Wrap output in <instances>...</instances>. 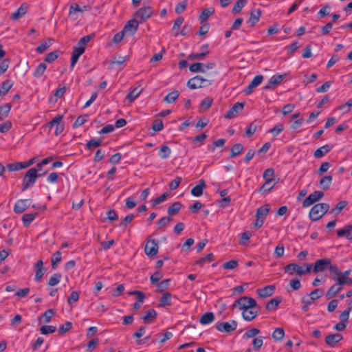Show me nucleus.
Wrapping results in <instances>:
<instances>
[{
	"label": "nucleus",
	"instance_id": "obj_1",
	"mask_svg": "<svg viewBox=\"0 0 352 352\" xmlns=\"http://www.w3.org/2000/svg\"><path fill=\"white\" fill-rule=\"evenodd\" d=\"M40 177H41V175H38L37 169L35 168H30L23 178L21 190L25 191L32 186L35 184L36 179Z\"/></svg>",
	"mask_w": 352,
	"mask_h": 352
},
{
	"label": "nucleus",
	"instance_id": "obj_2",
	"mask_svg": "<svg viewBox=\"0 0 352 352\" xmlns=\"http://www.w3.org/2000/svg\"><path fill=\"white\" fill-rule=\"evenodd\" d=\"M329 209V205L326 203H320L315 204L309 212V218L316 221L324 215Z\"/></svg>",
	"mask_w": 352,
	"mask_h": 352
},
{
	"label": "nucleus",
	"instance_id": "obj_3",
	"mask_svg": "<svg viewBox=\"0 0 352 352\" xmlns=\"http://www.w3.org/2000/svg\"><path fill=\"white\" fill-rule=\"evenodd\" d=\"M306 266L305 269L296 263H290L287 265L284 270L286 273L289 274L290 275H293L294 273H296L299 276H302L309 273L312 268V264L311 263H305Z\"/></svg>",
	"mask_w": 352,
	"mask_h": 352
},
{
	"label": "nucleus",
	"instance_id": "obj_4",
	"mask_svg": "<svg viewBox=\"0 0 352 352\" xmlns=\"http://www.w3.org/2000/svg\"><path fill=\"white\" fill-rule=\"evenodd\" d=\"M211 84L212 80L206 79L201 76H196L188 81L187 86L191 89H195L209 86Z\"/></svg>",
	"mask_w": 352,
	"mask_h": 352
},
{
	"label": "nucleus",
	"instance_id": "obj_5",
	"mask_svg": "<svg viewBox=\"0 0 352 352\" xmlns=\"http://www.w3.org/2000/svg\"><path fill=\"white\" fill-rule=\"evenodd\" d=\"M238 306L243 311L256 306V301L254 298L248 296H242L236 300L232 305V307Z\"/></svg>",
	"mask_w": 352,
	"mask_h": 352
},
{
	"label": "nucleus",
	"instance_id": "obj_6",
	"mask_svg": "<svg viewBox=\"0 0 352 352\" xmlns=\"http://www.w3.org/2000/svg\"><path fill=\"white\" fill-rule=\"evenodd\" d=\"M159 245L156 239L148 237L144 248L146 255L149 257H153L158 253Z\"/></svg>",
	"mask_w": 352,
	"mask_h": 352
},
{
	"label": "nucleus",
	"instance_id": "obj_7",
	"mask_svg": "<svg viewBox=\"0 0 352 352\" xmlns=\"http://www.w3.org/2000/svg\"><path fill=\"white\" fill-rule=\"evenodd\" d=\"M237 325V322L234 320H232L229 322H217L215 324V328L220 332L230 333L234 331Z\"/></svg>",
	"mask_w": 352,
	"mask_h": 352
},
{
	"label": "nucleus",
	"instance_id": "obj_8",
	"mask_svg": "<svg viewBox=\"0 0 352 352\" xmlns=\"http://www.w3.org/2000/svg\"><path fill=\"white\" fill-rule=\"evenodd\" d=\"M153 14V9L151 6H145L140 8L134 13V18L140 19L142 21H146Z\"/></svg>",
	"mask_w": 352,
	"mask_h": 352
},
{
	"label": "nucleus",
	"instance_id": "obj_9",
	"mask_svg": "<svg viewBox=\"0 0 352 352\" xmlns=\"http://www.w3.org/2000/svg\"><path fill=\"white\" fill-rule=\"evenodd\" d=\"M63 116L62 115H57L49 123V127L56 126L54 131L55 135H59L64 130V124L61 123Z\"/></svg>",
	"mask_w": 352,
	"mask_h": 352
},
{
	"label": "nucleus",
	"instance_id": "obj_10",
	"mask_svg": "<svg viewBox=\"0 0 352 352\" xmlns=\"http://www.w3.org/2000/svg\"><path fill=\"white\" fill-rule=\"evenodd\" d=\"M324 196L322 191L316 190L311 193L302 202L304 208L309 207L320 200Z\"/></svg>",
	"mask_w": 352,
	"mask_h": 352
},
{
	"label": "nucleus",
	"instance_id": "obj_11",
	"mask_svg": "<svg viewBox=\"0 0 352 352\" xmlns=\"http://www.w3.org/2000/svg\"><path fill=\"white\" fill-rule=\"evenodd\" d=\"M331 263V261L329 258L318 259L315 262L313 271L316 274L323 272L326 270H329Z\"/></svg>",
	"mask_w": 352,
	"mask_h": 352
},
{
	"label": "nucleus",
	"instance_id": "obj_12",
	"mask_svg": "<svg viewBox=\"0 0 352 352\" xmlns=\"http://www.w3.org/2000/svg\"><path fill=\"white\" fill-rule=\"evenodd\" d=\"M140 22L135 19L129 20L124 25L122 32L125 34L133 36L137 31Z\"/></svg>",
	"mask_w": 352,
	"mask_h": 352
},
{
	"label": "nucleus",
	"instance_id": "obj_13",
	"mask_svg": "<svg viewBox=\"0 0 352 352\" xmlns=\"http://www.w3.org/2000/svg\"><path fill=\"white\" fill-rule=\"evenodd\" d=\"M244 108V104L242 102H236L233 106L226 112L224 118L232 119L237 116L239 113L242 111Z\"/></svg>",
	"mask_w": 352,
	"mask_h": 352
},
{
	"label": "nucleus",
	"instance_id": "obj_14",
	"mask_svg": "<svg viewBox=\"0 0 352 352\" xmlns=\"http://www.w3.org/2000/svg\"><path fill=\"white\" fill-rule=\"evenodd\" d=\"M261 307L258 306L256 304V306L252 308L247 309L242 312V316L243 318L246 321H251L253 319H254L257 315L258 311H260Z\"/></svg>",
	"mask_w": 352,
	"mask_h": 352
},
{
	"label": "nucleus",
	"instance_id": "obj_15",
	"mask_svg": "<svg viewBox=\"0 0 352 352\" xmlns=\"http://www.w3.org/2000/svg\"><path fill=\"white\" fill-rule=\"evenodd\" d=\"M343 339V336L341 333H331L325 337V343L331 346L335 347L336 344Z\"/></svg>",
	"mask_w": 352,
	"mask_h": 352
},
{
	"label": "nucleus",
	"instance_id": "obj_16",
	"mask_svg": "<svg viewBox=\"0 0 352 352\" xmlns=\"http://www.w3.org/2000/svg\"><path fill=\"white\" fill-rule=\"evenodd\" d=\"M31 204L30 199H19L14 206V212L17 214L23 212Z\"/></svg>",
	"mask_w": 352,
	"mask_h": 352
},
{
	"label": "nucleus",
	"instance_id": "obj_17",
	"mask_svg": "<svg viewBox=\"0 0 352 352\" xmlns=\"http://www.w3.org/2000/svg\"><path fill=\"white\" fill-rule=\"evenodd\" d=\"M85 47H81L77 44L73 48L71 57V67L73 68L78 62L79 57L85 52Z\"/></svg>",
	"mask_w": 352,
	"mask_h": 352
},
{
	"label": "nucleus",
	"instance_id": "obj_18",
	"mask_svg": "<svg viewBox=\"0 0 352 352\" xmlns=\"http://www.w3.org/2000/svg\"><path fill=\"white\" fill-rule=\"evenodd\" d=\"M287 76V74H275L270 80L268 84L264 87V89H270L274 86L279 85L284 78Z\"/></svg>",
	"mask_w": 352,
	"mask_h": 352
},
{
	"label": "nucleus",
	"instance_id": "obj_19",
	"mask_svg": "<svg viewBox=\"0 0 352 352\" xmlns=\"http://www.w3.org/2000/svg\"><path fill=\"white\" fill-rule=\"evenodd\" d=\"M275 289V285H270L258 289L257 293L261 298H267L274 294Z\"/></svg>",
	"mask_w": 352,
	"mask_h": 352
},
{
	"label": "nucleus",
	"instance_id": "obj_20",
	"mask_svg": "<svg viewBox=\"0 0 352 352\" xmlns=\"http://www.w3.org/2000/svg\"><path fill=\"white\" fill-rule=\"evenodd\" d=\"M351 273V270L341 272V276L338 278V283L340 285H352V278L349 277Z\"/></svg>",
	"mask_w": 352,
	"mask_h": 352
},
{
	"label": "nucleus",
	"instance_id": "obj_21",
	"mask_svg": "<svg viewBox=\"0 0 352 352\" xmlns=\"http://www.w3.org/2000/svg\"><path fill=\"white\" fill-rule=\"evenodd\" d=\"M206 187V182L200 179L198 184L194 186L191 190V194L195 197H200L203 194L204 189Z\"/></svg>",
	"mask_w": 352,
	"mask_h": 352
},
{
	"label": "nucleus",
	"instance_id": "obj_22",
	"mask_svg": "<svg viewBox=\"0 0 352 352\" xmlns=\"http://www.w3.org/2000/svg\"><path fill=\"white\" fill-rule=\"evenodd\" d=\"M34 267H35V270H36V274H35L34 279L36 281H39L42 278L43 276L44 275V274L45 272V270L43 268V261L42 260L38 261L36 263Z\"/></svg>",
	"mask_w": 352,
	"mask_h": 352
},
{
	"label": "nucleus",
	"instance_id": "obj_23",
	"mask_svg": "<svg viewBox=\"0 0 352 352\" xmlns=\"http://www.w3.org/2000/svg\"><path fill=\"white\" fill-rule=\"evenodd\" d=\"M28 11V6L23 3L10 16V19L16 21L23 16Z\"/></svg>",
	"mask_w": 352,
	"mask_h": 352
},
{
	"label": "nucleus",
	"instance_id": "obj_24",
	"mask_svg": "<svg viewBox=\"0 0 352 352\" xmlns=\"http://www.w3.org/2000/svg\"><path fill=\"white\" fill-rule=\"evenodd\" d=\"M157 314L154 309L148 310L146 314L142 317L144 324L153 323L157 318Z\"/></svg>",
	"mask_w": 352,
	"mask_h": 352
},
{
	"label": "nucleus",
	"instance_id": "obj_25",
	"mask_svg": "<svg viewBox=\"0 0 352 352\" xmlns=\"http://www.w3.org/2000/svg\"><path fill=\"white\" fill-rule=\"evenodd\" d=\"M344 285H340L338 283L333 285L327 291L326 297L327 299H330L334 297L336 294L340 292Z\"/></svg>",
	"mask_w": 352,
	"mask_h": 352
},
{
	"label": "nucleus",
	"instance_id": "obj_26",
	"mask_svg": "<svg viewBox=\"0 0 352 352\" xmlns=\"http://www.w3.org/2000/svg\"><path fill=\"white\" fill-rule=\"evenodd\" d=\"M352 224H349L344 226L342 229L337 230V234L339 237L346 236L347 239H352Z\"/></svg>",
	"mask_w": 352,
	"mask_h": 352
},
{
	"label": "nucleus",
	"instance_id": "obj_27",
	"mask_svg": "<svg viewBox=\"0 0 352 352\" xmlns=\"http://www.w3.org/2000/svg\"><path fill=\"white\" fill-rule=\"evenodd\" d=\"M333 148L332 145L326 144L324 145L318 149H316L314 153V155L316 158H321L324 155L328 153Z\"/></svg>",
	"mask_w": 352,
	"mask_h": 352
},
{
	"label": "nucleus",
	"instance_id": "obj_28",
	"mask_svg": "<svg viewBox=\"0 0 352 352\" xmlns=\"http://www.w3.org/2000/svg\"><path fill=\"white\" fill-rule=\"evenodd\" d=\"M261 16V12L259 9L252 10L250 13V17L247 21L250 26H254L259 20Z\"/></svg>",
	"mask_w": 352,
	"mask_h": 352
},
{
	"label": "nucleus",
	"instance_id": "obj_29",
	"mask_svg": "<svg viewBox=\"0 0 352 352\" xmlns=\"http://www.w3.org/2000/svg\"><path fill=\"white\" fill-rule=\"evenodd\" d=\"M270 210V204H265L264 206H262L257 208L255 216L256 217L265 219L267 215L268 214Z\"/></svg>",
	"mask_w": 352,
	"mask_h": 352
},
{
	"label": "nucleus",
	"instance_id": "obj_30",
	"mask_svg": "<svg viewBox=\"0 0 352 352\" xmlns=\"http://www.w3.org/2000/svg\"><path fill=\"white\" fill-rule=\"evenodd\" d=\"M329 270L332 280L338 283V278L341 276V271L336 265H333L332 263H331Z\"/></svg>",
	"mask_w": 352,
	"mask_h": 352
},
{
	"label": "nucleus",
	"instance_id": "obj_31",
	"mask_svg": "<svg viewBox=\"0 0 352 352\" xmlns=\"http://www.w3.org/2000/svg\"><path fill=\"white\" fill-rule=\"evenodd\" d=\"M282 299L280 297L272 298L266 304L265 308L268 311H274L277 309Z\"/></svg>",
	"mask_w": 352,
	"mask_h": 352
},
{
	"label": "nucleus",
	"instance_id": "obj_32",
	"mask_svg": "<svg viewBox=\"0 0 352 352\" xmlns=\"http://www.w3.org/2000/svg\"><path fill=\"white\" fill-rule=\"evenodd\" d=\"M214 320V315L212 312H206L201 316L199 322L201 324H208Z\"/></svg>",
	"mask_w": 352,
	"mask_h": 352
},
{
	"label": "nucleus",
	"instance_id": "obj_33",
	"mask_svg": "<svg viewBox=\"0 0 352 352\" xmlns=\"http://www.w3.org/2000/svg\"><path fill=\"white\" fill-rule=\"evenodd\" d=\"M12 105L10 103H6L0 106V121L3 120L9 115Z\"/></svg>",
	"mask_w": 352,
	"mask_h": 352
},
{
	"label": "nucleus",
	"instance_id": "obj_34",
	"mask_svg": "<svg viewBox=\"0 0 352 352\" xmlns=\"http://www.w3.org/2000/svg\"><path fill=\"white\" fill-rule=\"evenodd\" d=\"M170 305H171V294L169 292L164 293L160 300L159 306L161 307H164L166 306H170Z\"/></svg>",
	"mask_w": 352,
	"mask_h": 352
},
{
	"label": "nucleus",
	"instance_id": "obj_35",
	"mask_svg": "<svg viewBox=\"0 0 352 352\" xmlns=\"http://www.w3.org/2000/svg\"><path fill=\"white\" fill-rule=\"evenodd\" d=\"M214 9L212 8H206L203 10L201 13L199 14V20L200 21V23H207V20L209 18V16L213 14Z\"/></svg>",
	"mask_w": 352,
	"mask_h": 352
},
{
	"label": "nucleus",
	"instance_id": "obj_36",
	"mask_svg": "<svg viewBox=\"0 0 352 352\" xmlns=\"http://www.w3.org/2000/svg\"><path fill=\"white\" fill-rule=\"evenodd\" d=\"M333 180L332 175H326L321 178L320 181V186L322 189L327 190L330 187Z\"/></svg>",
	"mask_w": 352,
	"mask_h": 352
},
{
	"label": "nucleus",
	"instance_id": "obj_37",
	"mask_svg": "<svg viewBox=\"0 0 352 352\" xmlns=\"http://www.w3.org/2000/svg\"><path fill=\"white\" fill-rule=\"evenodd\" d=\"M173 220L170 216L163 217L157 222V230L164 231L165 227Z\"/></svg>",
	"mask_w": 352,
	"mask_h": 352
},
{
	"label": "nucleus",
	"instance_id": "obj_38",
	"mask_svg": "<svg viewBox=\"0 0 352 352\" xmlns=\"http://www.w3.org/2000/svg\"><path fill=\"white\" fill-rule=\"evenodd\" d=\"M182 206V205L180 201L174 202L168 208L167 212L168 215L170 217L177 214L181 210Z\"/></svg>",
	"mask_w": 352,
	"mask_h": 352
},
{
	"label": "nucleus",
	"instance_id": "obj_39",
	"mask_svg": "<svg viewBox=\"0 0 352 352\" xmlns=\"http://www.w3.org/2000/svg\"><path fill=\"white\" fill-rule=\"evenodd\" d=\"M243 146L242 144H240V143L234 144L231 147L230 157H235L236 156L241 154V153L243 151Z\"/></svg>",
	"mask_w": 352,
	"mask_h": 352
},
{
	"label": "nucleus",
	"instance_id": "obj_40",
	"mask_svg": "<svg viewBox=\"0 0 352 352\" xmlns=\"http://www.w3.org/2000/svg\"><path fill=\"white\" fill-rule=\"evenodd\" d=\"M37 213H26L24 214L22 217V221L23 226L27 227L30 226V224L34 221L35 217H36Z\"/></svg>",
	"mask_w": 352,
	"mask_h": 352
},
{
	"label": "nucleus",
	"instance_id": "obj_41",
	"mask_svg": "<svg viewBox=\"0 0 352 352\" xmlns=\"http://www.w3.org/2000/svg\"><path fill=\"white\" fill-rule=\"evenodd\" d=\"M273 339L276 341H281L285 337V331L283 328H276L272 335Z\"/></svg>",
	"mask_w": 352,
	"mask_h": 352
},
{
	"label": "nucleus",
	"instance_id": "obj_42",
	"mask_svg": "<svg viewBox=\"0 0 352 352\" xmlns=\"http://www.w3.org/2000/svg\"><path fill=\"white\" fill-rule=\"evenodd\" d=\"M102 138H93L87 142L86 146L87 149L92 150L94 148L98 147L102 144Z\"/></svg>",
	"mask_w": 352,
	"mask_h": 352
},
{
	"label": "nucleus",
	"instance_id": "obj_43",
	"mask_svg": "<svg viewBox=\"0 0 352 352\" xmlns=\"http://www.w3.org/2000/svg\"><path fill=\"white\" fill-rule=\"evenodd\" d=\"M55 311L53 309H49L45 311L40 317L39 320H44L45 323L50 322L52 318L54 316Z\"/></svg>",
	"mask_w": 352,
	"mask_h": 352
},
{
	"label": "nucleus",
	"instance_id": "obj_44",
	"mask_svg": "<svg viewBox=\"0 0 352 352\" xmlns=\"http://www.w3.org/2000/svg\"><path fill=\"white\" fill-rule=\"evenodd\" d=\"M12 83L10 80H6L2 82L0 88V96H5L12 88Z\"/></svg>",
	"mask_w": 352,
	"mask_h": 352
},
{
	"label": "nucleus",
	"instance_id": "obj_45",
	"mask_svg": "<svg viewBox=\"0 0 352 352\" xmlns=\"http://www.w3.org/2000/svg\"><path fill=\"white\" fill-rule=\"evenodd\" d=\"M179 93L177 90H174L168 93L164 98V100L168 103L174 102L179 97Z\"/></svg>",
	"mask_w": 352,
	"mask_h": 352
},
{
	"label": "nucleus",
	"instance_id": "obj_46",
	"mask_svg": "<svg viewBox=\"0 0 352 352\" xmlns=\"http://www.w3.org/2000/svg\"><path fill=\"white\" fill-rule=\"evenodd\" d=\"M61 252L60 251H56L52 254L51 261L53 270H56L57 268L58 263L61 261Z\"/></svg>",
	"mask_w": 352,
	"mask_h": 352
},
{
	"label": "nucleus",
	"instance_id": "obj_47",
	"mask_svg": "<svg viewBox=\"0 0 352 352\" xmlns=\"http://www.w3.org/2000/svg\"><path fill=\"white\" fill-rule=\"evenodd\" d=\"M205 64L202 63H195L192 64L189 69L192 72H206V69H204Z\"/></svg>",
	"mask_w": 352,
	"mask_h": 352
},
{
	"label": "nucleus",
	"instance_id": "obj_48",
	"mask_svg": "<svg viewBox=\"0 0 352 352\" xmlns=\"http://www.w3.org/2000/svg\"><path fill=\"white\" fill-rule=\"evenodd\" d=\"M170 153L171 150L170 147L166 145H163L161 146L158 155L162 159H166L170 156Z\"/></svg>",
	"mask_w": 352,
	"mask_h": 352
},
{
	"label": "nucleus",
	"instance_id": "obj_49",
	"mask_svg": "<svg viewBox=\"0 0 352 352\" xmlns=\"http://www.w3.org/2000/svg\"><path fill=\"white\" fill-rule=\"evenodd\" d=\"M10 171H18L24 169L23 162H17L14 163L8 164L6 166Z\"/></svg>",
	"mask_w": 352,
	"mask_h": 352
},
{
	"label": "nucleus",
	"instance_id": "obj_50",
	"mask_svg": "<svg viewBox=\"0 0 352 352\" xmlns=\"http://www.w3.org/2000/svg\"><path fill=\"white\" fill-rule=\"evenodd\" d=\"M213 258H214L213 254L209 253L207 255H206L204 257H202L200 259L197 260L195 263V264L202 267L206 263L212 261L213 260Z\"/></svg>",
	"mask_w": 352,
	"mask_h": 352
},
{
	"label": "nucleus",
	"instance_id": "obj_51",
	"mask_svg": "<svg viewBox=\"0 0 352 352\" xmlns=\"http://www.w3.org/2000/svg\"><path fill=\"white\" fill-rule=\"evenodd\" d=\"M47 68V66L45 63H40L36 68L33 76L35 78H40L42 76V75L44 74L45 69Z\"/></svg>",
	"mask_w": 352,
	"mask_h": 352
},
{
	"label": "nucleus",
	"instance_id": "obj_52",
	"mask_svg": "<svg viewBox=\"0 0 352 352\" xmlns=\"http://www.w3.org/2000/svg\"><path fill=\"white\" fill-rule=\"evenodd\" d=\"M41 333L43 335H48L54 333L56 331V327L52 325H43L40 329Z\"/></svg>",
	"mask_w": 352,
	"mask_h": 352
},
{
	"label": "nucleus",
	"instance_id": "obj_53",
	"mask_svg": "<svg viewBox=\"0 0 352 352\" xmlns=\"http://www.w3.org/2000/svg\"><path fill=\"white\" fill-rule=\"evenodd\" d=\"M246 0H238L232 8V12L237 14L240 12L241 9L245 6Z\"/></svg>",
	"mask_w": 352,
	"mask_h": 352
},
{
	"label": "nucleus",
	"instance_id": "obj_54",
	"mask_svg": "<svg viewBox=\"0 0 352 352\" xmlns=\"http://www.w3.org/2000/svg\"><path fill=\"white\" fill-rule=\"evenodd\" d=\"M331 166V164L330 162H322L321 164L320 168L317 170V174L320 176H322L324 175V173H326L329 169V168Z\"/></svg>",
	"mask_w": 352,
	"mask_h": 352
},
{
	"label": "nucleus",
	"instance_id": "obj_55",
	"mask_svg": "<svg viewBox=\"0 0 352 352\" xmlns=\"http://www.w3.org/2000/svg\"><path fill=\"white\" fill-rule=\"evenodd\" d=\"M52 45L51 40L45 41L43 43H41L36 49V52L38 54L43 53L44 51H45L47 48L50 47Z\"/></svg>",
	"mask_w": 352,
	"mask_h": 352
},
{
	"label": "nucleus",
	"instance_id": "obj_56",
	"mask_svg": "<svg viewBox=\"0 0 352 352\" xmlns=\"http://www.w3.org/2000/svg\"><path fill=\"white\" fill-rule=\"evenodd\" d=\"M135 216L133 214H129L126 215L120 223L119 226L122 228H126L129 223H130L133 219H134Z\"/></svg>",
	"mask_w": 352,
	"mask_h": 352
},
{
	"label": "nucleus",
	"instance_id": "obj_57",
	"mask_svg": "<svg viewBox=\"0 0 352 352\" xmlns=\"http://www.w3.org/2000/svg\"><path fill=\"white\" fill-rule=\"evenodd\" d=\"M141 89L138 87L133 89L131 91H130L127 96L126 98L130 101L133 102L141 93Z\"/></svg>",
	"mask_w": 352,
	"mask_h": 352
},
{
	"label": "nucleus",
	"instance_id": "obj_58",
	"mask_svg": "<svg viewBox=\"0 0 352 352\" xmlns=\"http://www.w3.org/2000/svg\"><path fill=\"white\" fill-rule=\"evenodd\" d=\"M61 277L62 276L59 273L53 274L49 279L48 285L50 286H54L57 285L60 281Z\"/></svg>",
	"mask_w": 352,
	"mask_h": 352
},
{
	"label": "nucleus",
	"instance_id": "obj_59",
	"mask_svg": "<svg viewBox=\"0 0 352 352\" xmlns=\"http://www.w3.org/2000/svg\"><path fill=\"white\" fill-rule=\"evenodd\" d=\"M87 115H83L78 116L73 124L74 128H77L78 126H82L87 121Z\"/></svg>",
	"mask_w": 352,
	"mask_h": 352
},
{
	"label": "nucleus",
	"instance_id": "obj_60",
	"mask_svg": "<svg viewBox=\"0 0 352 352\" xmlns=\"http://www.w3.org/2000/svg\"><path fill=\"white\" fill-rule=\"evenodd\" d=\"M308 295L312 300H316L324 295V291L322 289H316Z\"/></svg>",
	"mask_w": 352,
	"mask_h": 352
},
{
	"label": "nucleus",
	"instance_id": "obj_61",
	"mask_svg": "<svg viewBox=\"0 0 352 352\" xmlns=\"http://www.w3.org/2000/svg\"><path fill=\"white\" fill-rule=\"evenodd\" d=\"M274 170L273 168L266 169L263 174V177L266 181H269V179H270V182H272L274 180Z\"/></svg>",
	"mask_w": 352,
	"mask_h": 352
},
{
	"label": "nucleus",
	"instance_id": "obj_62",
	"mask_svg": "<svg viewBox=\"0 0 352 352\" xmlns=\"http://www.w3.org/2000/svg\"><path fill=\"white\" fill-rule=\"evenodd\" d=\"M260 333V330L256 328H252L251 329L248 330L243 335V338L249 339L254 338L256 335Z\"/></svg>",
	"mask_w": 352,
	"mask_h": 352
},
{
	"label": "nucleus",
	"instance_id": "obj_63",
	"mask_svg": "<svg viewBox=\"0 0 352 352\" xmlns=\"http://www.w3.org/2000/svg\"><path fill=\"white\" fill-rule=\"evenodd\" d=\"M188 5L187 0H184L182 2L178 3L175 8V11L177 14L182 13L186 8Z\"/></svg>",
	"mask_w": 352,
	"mask_h": 352
},
{
	"label": "nucleus",
	"instance_id": "obj_64",
	"mask_svg": "<svg viewBox=\"0 0 352 352\" xmlns=\"http://www.w3.org/2000/svg\"><path fill=\"white\" fill-rule=\"evenodd\" d=\"M72 328V323L71 322H66L58 329L59 335H63L69 331Z\"/></svg>",
	"mask_w": 352,
	"mask_h": 352
}]
</instances>
